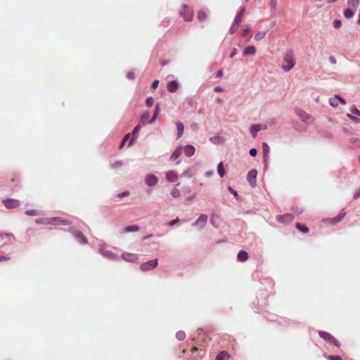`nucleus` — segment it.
<instances>
[{
  "label": "nucleus",
  "mask_w": 360,
  "mask_h": 360,
  "mask_svg": "<svg viewBox=\"0 0 360 360\" xmlns=\"http://www.w3.org/2000/svg\"><path fill=\"white\" fill-rule=\"evenodd\" d=\"M294 219V217L291 214H285L282 215H278L276 219L281 223H290Z\"/></svg>",
  "instance_id": "obj_11"
},
{
  "label": "nucleus",
  "mask_w": 360,
  "mask_h": 360,
  "mask_svg": "<svg viewBox=\"0 0 360 360\" xmlns=\"http://www.w3.org/2000/svg\"><path fill=\"white\" fill-rule=\"evenodd\" d=\"M262 146H263L264 162L266 163L270 149H269V146H268V144L266 143H263Z\"/></svg>",
  "instance_id": "obj_22"
},
{
  "label": "nucleus",
  "mask_w": 360,
  "mask_h": 360,
  "mask_svg": "<svg viewBox=\"0 0 360 360\" xmlns=\"http://www.w3.org/2000/svg\"><path fill=\"white\" fill-rule=\"evenodd\" d=\"M184 154L188 156V157H191L192 155H193L195 153V148L192 145H186L184 148Z\"/></svg>",
  "instance_id": "obj_17"
},
{
  "label": "nucleus",
  "mask_w": 360,
  "mask_h": 360,
  "mask_svg": "<svg viewBox=\"0 0 360 360\" xmlns=\"http://www.w3.org/2000/svg\"><path fill=\"white\" fill-rule=\"evenodd\" d=\"M150 118V113L148 112H144L141 117V122L142 123H146Z\"/></svg>",
  "instance_id": "obj_35"
},
{
  "label": "nucleus",
  "mask_w": 360,
  "mask_h": 360,
  "mask_svg": "<svg viewBox=\"0 0 360 360\" xmlns=\"http://www.w3.org/2000/svg\"><path fill=\"white\" fill-rule=\"evenodd\" d=\"M154 103V99L153 97H148L147 98L146 101V104L148 107H151Z\"/></svg>",
  "instance_id": "obj_38"
},
{
  "label": "nucleus",
  "mask_w": 360,
  "mask_h": 360,
  "mask_svg": "<svg viewBox=\"0 0 360 360\" xmlns=\"http://www.w3.org/2000/svg\"><path fill=\"white\" fill-rule=\"evenodd\" d=\"M171 195L174 198H177L181 195L180 191L176 188H174L171 191Z\"/></svg>",
  "instance_id": "obj_34"
},
{
  "label": "nucleus",
  "mask_w": 360,
  "mask_h": 360,
  "mask_svg": "<svg viewBox=\"0 0 360 360\" xmlns=\"http://www.w3.org/2000/svg\"><path fill=\"white\" fill-rule=\"evenodd\" d=\"M229 190L233 193L234 196L238 195V193L236 191H234L232 188L229 187Z\"/></svg>",
  "instance_id": "obj_57"
},
{
  "label": "nucleus",
  "mask_w": 360,
  "mask_h": 360,
  "mask_svg": "<svg viewBox=\"0 0 360 360\" xmlns=\"http://www.w3.org/2000/svg\"><path fill=\"white\" fill-rule=\"evenodd\" d=\"M347 117H348L350 120H353L354 122H356V123H359V122H360V119H359V118H358V117H354V116L351 115L350 114H347Z\"/></svg>",
  "instance_id": "obj_46"
},
{
  "label": "nucleus",
  "mask_w": 360,
  "mask_h": 360,
  "mask_svg": "<svg viewBox=\"0 0 360 360\" xmlns=\"http://www.w3.org/2000/svg\"><path fill=\"white\" fill-rule=\"evenodd\" d=\"M352 112L354 114H355V115H358V116H360V111H359L356 108H353L352 109Z\"/></svg>",
  "instance_id": "obj_52"
},
{
  "label": "nucleus",
  "mask_w": 360,
  "mask_h": 360,
  "mask_svg": "<svg viewBox=\"0 0 360 360\" xmlns=\"http://www.w3.org/2000/svg\"><path fill=\"white\" fill-rule=\"evenodd\" d=\"M224 75V72H223V70H219L217 72V75H216V77H222Z\"/></svg>",
  "instance_id": "obj_54"
},
{
  "label": "nucleus",
  "mask_w": 360,
  "mask_h": 360,
  "mask_svg": "<svg viewBox=\"0 0 360 360\" xmlns=\"http://www.w3.org/2000/svg\"><path fill=\"white\" fill-rule=\"evenodd\" d=\"M217 171L220 176L223 177L225 174V170L222 162H220L217 166Z\"/></svg>",
  "instance_id": "obj_30"
},
{
  "label": "nucleus",
  "mask_w": 360,
  "mask_h": 360,
  "mask_svg": "<svg viewBox=\"0 0 360 360\" xmlns=\"http://www.w3.org/2000/svg\"><path fill=\"white\" fill-rule=\"evenodd\" d=\"M230 358V355L226 352H219L215 360H229Z\"/></svg>",
  "instance_id": "obj_26"
},
{
  "label": "nucleus",
  "mask_w": 360,
  "mask_h": 360,
  "mask_svg": "<svg viewBox=\"0 0 360 360\" xmlns=\"http://www.w3.org/2000/svg\"><path fill=\"white\" fill-rule=\"evenodd\" d=\"M44 219H38L36 220V223L37 224H44L43 222L44 221Z\"/></svg>",
  "instance_id": "obj_60"
},
{
  "label": "nucleus",
  "mask_w": 360,
  "mask_h": 360,
  "mask_svg": "<svg viewBox=\"0 0 360 360\" xmlns=\"http://www.w3.org/2000/svg\"><path fill=\"white\" fill-rule=\"evenodd\" d=\"M296 228L299 231H302L303 233H308L309 232V229L307 226H304V225H302V224H301L300 223H297L296 224Z\"/></svg>",
  "instance_id": "obj_32"
},
{
  "label": "nucleus",
  "mask_w": 360,
  "mask_h": 360,
  "mask_svg": "<svg viewBox=\"0 0 360 360\" xmlns=\"http://www.w3.org/2000/svg\"><path fill=\"white\" fill-rule=\"evenodd\" d=\"M265 129H266V127H262L261 124H252L250 128V131L252 133L253 137L255 138L258 131Z\"/></svg>",
  "instance_id": "obj_16"
},
{
  "label": "nucleus",
  "mask_w": 360,
  "mask_h": 360,
  "mask_svg": "<svg viewBox=\"0 0 360 360\" xmlns=\"http://www.w3.org/2000/svg\"><path fill=\"white\" fill-rule=\"evenodd\" d=\"M265 35L266 32H258L255 36V39L256 41H260L265 37Z\"/></svg>",
  "instance_id": "obj_33"
},
{
  "label": "nucleus",
  "mask_w": 360,
  "mask_h": 360,
  "mask_svg": "<svg viewBox=\"0 0 360 360\" xmlns=\"http://www.w3.org/2000/svg\"><path fill=\"white\" fill-rule=\"evenodd\" d=\"M197 350H198V347H193L191 348V352H195V351H197Z\"/></svg>",
  "instance_id": "obj_62"
},
{
  "label": "nucleus",
  "mask_w": 360,
  "mask_h": 360,
  "mask_svg": "<svg viewBox=\"0 0 360 360\" xmlns=\"http://www.w3.org/2000/svg\"><path fill=\"white\" fill-rule=\"evenodd\" d=\"M3 204L8 209L16 208L19 206L20 202L15 199H6L3 200Z\"/></svg>",
  "instance_id": "obj_9"
},
{
  "label": "nucleus",
  "mask_w": 360,
  "mask_h": 360,
  "mask_svg": "<svg viewBox=\"0 0 360 360\" xmlns=\"http://www.w3.org/2000/svg\"><path fill=\"white\" fill-rule=\"evenodd\" d=\"M346 214H347V212L344 210H342L338 216L333 217V218L327 219L326 221L332 224L339 223L340 221H341L343 219V218L345 217Z\"/></svg>",
  "instance_id": "obj_10"
},
{
  "label": "nucleus",
  "mask_w": 360,
  "mask_h": 360,
  "mask_svg": "<svg viewBox=\"0 0 360 360\" xmlns=\"http://www.w3.org/2000/svg\"><path fill=\"white\" fill-rule=\"evenodd\" d=\"M212 172H207L205 174L206 176H210L212 175Z\"/></svg>",
  "instance_id": "obj_63"
},
{
  "label": "nucleus",
  "mask_w": 360,
  "mask_h": 360,
  "mask_svg": "<svg viewBox=\"0 0 360 360\" xmlns=\"http://www.w3.org/2000/svg\"><path fill=\"white\" fill-rule=\"evenodd\" d=\"M0 237L6 238L8 240L15 239V236L11 233H0Z\"/></svg>",
  "instance_id": "obj_39"
},
{
  "label": "nucleus",
  "mask_w": 360,
  "mask_h": 360,
  "mask_svg": "<svg viewBox=\"0 0 360 360\" xmlns=\"http://www.w3.org/2000/svg\"><path fill=\"white\" fill-rule=\"evenodd\" d=\"M239 26H240L239 24L236 25V22H233V25L231 27L230 30H229L230 34H233L236 33L237 32V30H238Z\"/></svg>",
  "instance_id": "obj_36"
},
{
  "label": "nucleus",
  "mask_w": 360,
  "mask_h": 360,
  "mask_svg": "<svg viewBox=\"0 0 360 360\" xmlns=\"http://www.w3.org/2000/svg\"><path fill=\"white\" fill-rule=\"evenodd\" d=\"M166 179L169 182H176L178 179V174L174 170L168 171L166 173Z\"/></svg>",
  "instance_id": "obj_14"
},
{
  "label": "nucleus",
  "mask_w": 360,
  "mask_h": 360,
  "mask_svg": "<svg viewBox=\"0 0 360 360\" xmlns=\"http://www.w3.org/2000/svg\"><path fill=\"white\" fill-rule=\"evenodd\" d=\"M159 111H160V106L158 104H157L155 105V112H154V115L153 116V118L148 121L149 123H153L157 118V116L159 113Z\"/></svg>",
  "instance_id": "obj_31"
},
{
  "label": "nucleus",
  "mask_w": 360,
  "mask_h": 360,
  "mask_svg": "<svg viewBox=\"0 0 360 360\" xmlns=\"http://www.w3.org/2000/svg\"><path fill=\"white\" fill-rule=\"evenodd\" d=\"M341 25H342L341 20H335L333 21V26H334L335 28L338 29V28H340L341 27Z\"/></svg>",
  "instance_id": "obj_43"
},
{
  "label": "nucleus",
  "mask_w": 360,
  "mask_h": 360,
  "mask_svg": "<svg viewBox=\"0 0 360 360\" xmlns=\"http://www.w3.org/2000/svg\"><path fill=\"white\" fill-rule=\"evenodd\" d=\"M208 217L206 214H202L198 219L193 224V226H197L199 229H202L205 226L207 221Z\"/></svg>",
  "instance_id": "obj_6"
},
{
  "label": "nucleus",
  "mask_w": 360,
  "mask_h": 360,
  "mask_svg": "<svg viewBox=\"0 0 360 360\" xmlns=\"http://www.w3.org/2000/svg\"><path fill=\"white\" fill-rule=\"evenodd\" d=\"M186 177L190 178L193 176V171L191 169H186L184 174Z\"/></svg>",
  "instance_id": "obj_41"
},
{
  "label": "nucleus",
  "mask_w": 360,
  "mask_h": 360,
  "mask_svg": "<svg viewBox=\"0 0 360 360\" xmlns=\"http://www.w3.org/2000/svg\"><path fill=\"white\" fill-rule=\"evenodd\" d=\"M139 230V226L137 225L128 226L124 228L125 232L138 231Z\"/></svg>",
  "instance_id": "obj_29"
},
{
  "label": "nucleus",
  "mask_w": 360,
  "mask_h": 360,
  "mask_svg": "<svg viewBox=\"0 0 360 360\" xmlns=\"http://www.w3.org/2000/svg\"><path fill=\"white\" fill-rule=\"evenodd\" d=\"M257 154V150L256 148H252L250 150V155L252 157H255Z\"/></svg>",
  "instance_id": "obj_48"
},
{
  "label": "nucleus",
  "mask_w": 360,
  "mask_h": 360,
  "mask_svg": "<svg viewBox=\"0 0 360 360\" xmlns=\"http://www.w3.org/2000/svg\"><path fill=\"white\" fill-rule=\"evenodd\" d=\"M181 153H182L181 148V147H178L172 153V155L170 157V159L172 160H175L179 158V157L181 155Z\"/></svg>",
  "instance_id": "obj_23"
},
{
  "label": "nucleus",
  "mask_w": 360,
  "mask_h": 360,
  "mask_svg": "<svg viewBox=\"0 0 360 360\" xmlns=\"http://www.w3.org/2000/svg\"><path fill=\"white\" fill-rule=\"evenodd\" d=\"M45 225L53 224L58 226H67L70 224V222L67 219H63L60 217L45 218L43 222Z\"/></svg>",
  "instance_id": "obj_2"
},
{
  "label": "nucleus",
  "mask_w": 360,
  "mask_h": 360,
  "mask_svg": "<svg viewBox=\"0 0 360 360\" xmlns=\"http://www.w3.org/2000/svg\"><path fill=\"white\" fill-rule=\"evenodd\" d=\"M124 260L129 262H136L138 260V257L135 254L125 252L122 255Z\"/></svg>",
  "instance_id": "obj_13"
},
{
  "label": "nucleus",
  "mask_w": 360,
  "mask_h": 360,
  "mask_svg": "<svg viewBox=\"0 0 360 360\" xmlns=\"http://www.w3.org/2000/svg\"><path fill=\"white\" fill-rule=\"evenodd\" d=\"M158 84H159V81L158 80H154L153 82L151 84V89L153 91H155L157 89Z\"/></svg>",
  "instance_id": "obj_45"
},
{
  "label": "nucleus",
  "mask_w": 360,
  "mask_h": 360,
  "mask_svg": "<svg viewBox=\"0 0 360 360\" xmlns=\"http://www.w3.org/2000/svg\"><path fill=\"white\" fill-rule=\"evenodd\" d=\"M127 77L130 79H134V75L132 72H129L127 75Z\"/></svg>",
  "instance_id": "obj_58"
},
{
  "label": "nucleus",
  "mask_w": 360,
  "mask_h": 360,
  "mask_svg": "<svg viewBox=\"0 0 360 360\" xmlns=\"http://www.w3.org/2000/svg\"><path fill=\"white\" fill-rule=\"evenodd\" d=\"M25 214L29 216H36L37 215V211L34 210H29L25 211Z\"/></svg>",
  "instance_id": "obj_40"
},
{
  "label": "nucleus",
  "mask_w": 360,
  "mask_h": 360,
  "mask_svg": "<svg viewBox=\"0 0 360 360\" xmlns=\"http://www.w3.org/2000/svg\"><path fill=\"white\" fill-rule=\"evenodd\" d=\"M256 53V48L255 46H249L243 50L244 56H253Z\"/></svg>",
  "instance_id": "obj_19"
},
{
  "label": "nucleus",
  "mask_w": 360,
  "mask_h": 360,
  "mask_svg": "<svg viewBox=\"0 0 360 360\" xmlns=\"http://www.w3.org/2000/svg\"><path fill=\"white\" fill-rule=\"evenodd\" d=\"M141 129V126L139 124L136 125L132 132V139L129 143V146H131L133 144V140L137 137L138 134L139 133Z\"/></svg>",
  "instance_id": "obj_24"
},
{
  "label": "nucleus",
  "mask_w": 360,
  "mask_h": 360,
  "mask_svg": "<svg viewBox=\"0 0 360 360\" xmlns=\"http://www.w3.org/2000/svg\"><path fill=\"white\" fill-rule=\"evenodd\" d=\"M238 259L240 262H245L248 259V254L246 251L241 250L238 254Z\"/></svg>",
  "instance_id": "obj_25"
},
{
  "label": "nucleus",
  "mask_w": 360,
  "mask_h": 360,
  "mask_svg": "<svg viewBox=\"0 0 360 360\" xmlns=\"http://www.w3.org/2000/svg\"><path fill=\"white\" fill-rule=\"evenodd\" d=\"M128 194H129V193H128V192H127V191H125V192H123V193H122L118 194V196H119L120 198H122V197H124V196L128 195Z\"/></svg>",
  "instance_id": "obj_56"
},
{
  "label": "nucleus",
  "mask_w": 360,
  "mask_h": 360,
  "mask_svg": "<svg viewBox=\"0 0 360 360\" xmlns=\"http://www.w3.org/2000/svg\"><path fill=\"white\" fill-rule=\"evenodd\" d=\"M179 221V218H176L175 219H173L172 221H170L169 223H168V226H174L175 225L178 221Z\"/></svg>",
  "instance_id": "obj_49"
},
{
  "label": "nucleus",
  "mask_w": 360,
  "mask_h": 360,
  "mask_svg": "<svg viewBox=\"0 0 360 360\" xmlns=\"http://www.w3.org/2000/svg\"><path fill=\"white\" fill-rule=\"evenodd\" d=\"M329 360H342V358L339 356H329Z\"/></svg>",
  "instance_id": "obj_51"
},
{
  "label": "nucleus",
  "mask_w": 360,
  "mask_h": 360,
  "mask_svg": "<svg viewBox=\"0 0 360 360\" xmlns=\"http://www.w3.org/2000/svg\"><path fill=\"white\" fill-rule=\"evenodd\" d=\"M257 172L256 169H251L248 172L247 175V179L250 183V186L255 187L256 186V178Z\"/></svg>",
  "instance_id": "obj_7"
},
{
  "label": "nucleus",
  "mask_w": 360,
  "mask_h": 360,
  "mask_svg": "<svg viewBox=\"0 0 360 360\" xmlns=\"http://www.w3.org/2000/svg\"><path fill=\"white\" fill-rule=\"evenodd\" d=\"M355 11L352 8H347L344 11L343 15L346 18H351L354 15Z\"/></svg>",
  "instance_id": "obj_28"
},
{
  "label": "nucleus",
  "mask_w": 360,
  "mask_h": 360,
  "mask_svg": "<svg viewBox=\"0 0 360 360\" xmlns=\"http://www.w3.org/2000/svg\"><path fill=\"white\" fill-rule=\"evenodd\" d=\"M179 14L185 21L191 22L193 20V11L190 7H188L186 4H183L181 6Z\"/></svg>",
  "instance_id": "obj_1"
},
{
  "label": "nucleus",
  "mask_w": 360,
  "mask_h": 360,
  "mask_svg": "<svg viewBox=\"0 0 360 360\" xmlns=\"http://www.w3.org/2000/svg\"><path fill=\"white\" fill-rule=\"evenodd\" d=\"M339 102L341 103L342 105L346 104L345 101L338 96H335L334 97H332L329 99V103L333 107H337L338 105Z\"/></svg>",
  "instance_id": "obj_12"
},
{
  "label": "nucleus",
  "mask_w": 360,
  "mask_h": 360,
  "mask_svg": "<svg viewBox=\"0 0 360 360\" xmlns=\"http://www.w3.org/2000/svg\"><path fill=\"white\" fill-rule=\"evenodd\" d=\"M297 115L304 123L311 124L314 122V118L310 114L302 110H297L296 111Z\"/></svg>",
  "instance_id": "obj_4"
},
{
  "label": "nucleus",
  "mask_w": 360,
  "mask_h": 360,
  "mask_svg": "<svg viewBox=\"0 0 360 360\" xmlns=\"http://www.w3.org/2000/svg\"><path fill=\"white\" fill-rule=\"evenodd\" d=\"M319 334L320 337L322 338L326 341L331 342V343L334 344L335 345H338V341L330 333L325 332V331H319Z\"/></svg>",
  "instance_id": "obj_8"
},
{
  "label": "nucleus",
  "mask_w": 360,
  "mask_h": 360,
  "mask_svg": "<svg viewBox=\"0 0 360 360\" xmlns=\"http://www.w3.org/2000/svg\"><path fill=\"white\" fill-rule=\"evenodd\" d=\"M145 180L146 184L149 186H155L158 182V178L154 174H148Z\"/></svg>",
  "instance_id": "obj_15"
},
{
  "label": "nucleus",
  "mask_w": 360,
  "mask_h": 360,
  "mask_svg": "<svg viewBox=\"0 0 360 360\" xmlns=\"http://www.w3.org/2000/svg\"><path fill=\"white\" fill-rule=\"evenodd\" d=\"M250 32V27H246L245 29H244L242 31L241 36L242 37H245Z\"/></svg>",
  "instance_id": "obj_47"
},
{
  "label": "nucleus",
  "mask_w": 360,
  "mask_h": 360,
  "mask_svg": "<svg viewBox=\"0 0 360 360\" xmlns=\"http://www.w3.org/2000/svg\"><path fill=\"white\" fill-rule=\"evenodd\" d=\"M176 338L179 340H183L185 339L186 338V333L184 332V331H179L176 333Z\"/></svg>",
  "instance_id": "obj_37"
},
{
  "label": "nucleus",
  "mask_w": 360,
  "mask_h": 360,
  "mask_svg": "<svg viewBox=\"0 0 360 360\" xmlns=\"http://www.w3.org/2000/svg\"><path fill=\"white\" fill-rule=\"evenodd\" d=\"M207 18V14L205 11L201 9L198 11L197 19L199 22H204Z\"/></svg>",
  "instance_id": "obj_20"
},
{
  "label": "nucleus",
  "mask_w": 360,
  "mask_h": 360,
  "mask_svg": "<svg viewBox=\"0 0 360 360\" xmlns=\"http://www.w3.org/2000/svg\"><path fill=\"white\" fill-rule=\"evenodd\" d=\"M176 128H177V138L179 139L180 137L182 136V135L184 134V126L182 122H177Z\"/></svg>",
  "instance_id": "obj_27"
},
{
  "label": "nucleus",
  "mask_w": 360,
  "mask_h": 360,
  "mask_svg": "<svg viewBox=\"0 0 360 360\" xmlns=\"http://www.w3.org/2000/svg\"><path fill=\"white\" fill-rule=\"evenodd\" d=\"M338 1V0H328V1L329 3H333V2H335V1Z\"/></svg>",
  "instance_id": "obj_64"
},
{
  "label": "nucleus",
  "mask_w": 360,
  "mask_h": 360,
  "mask_svg": "<svg viewBox=\"0 0 360 360\" xmlns=\"http://www.w3.org/2000/svg\"><path fill=\"white\" fill-rule=\"evenodd\" d=\"M129 136H130V134H127V135L123 138V139L122 140V142H121V143H120V148H122L124 146V145L125 142L127 141V139H129Z\"/></svg>",
  "instance_id": "obj_44"
},
{
  "label": "nucleus",
  "mask_w": 360,
  "mask_h": 360,
  "mask_svg": "<svg viewBox=\"0 0 360 360\" xmlns=\"http://www.w3.org/2000/svg\"><path fill=\"white\" fill-rule=\"evenodd\" d=\"M158 264V259H153L142 264L140 269L142 271H148L157 267Z\"/></svg>",
  "instance_id": "obj_5"
},
{
  "label": "nucleus",
  "mask_w": 360,
  "mask_h": 360,
  "mask_svg": "<svg viewBox=\"0 0 360 360\" xmlns=\"http://www.w3.org/2000/svg\"><path fill=\"white\" fill-rule=\"evenodd\" d=\"M360 3V0H347V4L349 6L348 8H352L354 11H356L357 7L359 6Z\"/></svg>",
  "instance_id": "obj_21"
},
{
  "label": "nucleus",
  "mask_w": 360,
  "mask_h": 360,
  "mask_svg": "<svg viewBox=\"0 0 360 360\" xmlns=\"http://www.w3.org/2000/svg\"><path fill=\"white\" fill-rule=\"evenodd\" d=\"M243 17H241L240 15L237 14L233 22H236V24L240 25V23L242 22V20H243Z\"/></svg>",
  "instance_id": "obj_42"
},
{
  "label": "nucleus",
  "mask_w": 360,
  "mask_h": 360,
  "mask_svg": "<svg viewBox=\"0 0 360 360\" xmlns=\"http://www.w3.org/2000/svg\"><path fill=\"white\" fill-rule=\"evenodd\" d=\"M10 259V257L8 256H4L0 255V262H6Z\"/></svg>",
  "instance_id": "obj_50"
},
{
  "label": "nucleus",
  "mask_w": 360,
  "mask_h": 360,
  "mask_svg": "<svg viewBox=\"0 0 360 360\" xmlns=\"http://www.w3.org/2000/svg\"><path fill=\"white\" fill-rule=\"evenodd\" d=\"M122 165V162H117L113 164V167L116 168L119 166H121Z\"/></svg>",
  "instance_id": "obj_61"
},
{
  "label": "nucleus",
  "mask_w": 360,
  "mask_h": 360,
  "mask_svg": "<svg viewBox=\"0 0 360 360\" xmlns=\"http://www.w3.org/2000/svg\"><path fill=\"white\" fill-rule=\"evenodd\" d=\"M214 91L215 92H220L222 91V88L221 86H216L214 89Z\"/></svg>",
  "instance_id": "obj_59"
},
{
  "label": "nucleus",
  "mask_w": 360,
  "mask_h": 360,
  "mask_svg": "<svg viewBox=\"0 0 360 360\" xmlns=\"http://www.w3.org/2000/svg\"><path fill=\"white\" fill-rule=\"evenodd\" d=\"M245 8H240V11H238V13H237L238 15H240L241 17H243L244 15V13H245Z\"/></svg>",
  "instance_id": "obj_53"
},
{
  "label": "nucleus",
  "mask_w": 360,
  "mask_h": 360,
  "mask_svg": "<svg viewBox=\"0 0 360 360\" xmlns=\"http://www.w3.org/2000/svg\"><path fill=\"white\" fill-rule=\"evenodd\" d=\"M179 84L176 81H172L167 84V89L169 92L174 93L177 91Z\"/></svg>",
  "instance_id": "obj_18"
},
{
  "label": "nucleus",
  "mask_w": 360,
  "mask_h": 360,
  "mask_svg": "<svg viewBox=\"0 0 360 360\" xmlns=\"http://www.w3.org/2000/svg\"><path fill=\"white\" fill-rule=\"evenodd\" d=\"M284 62L285 64L283 65L282 68L285 72H288L295 66V60L292 57V53H287L284 57Z\"/></svg>",
  "instance_id": "obj_3"
},
{
  "label": "nucleus",
  "mask_w": 360,
  "mask_h": 360,
  "mask_svg": "<svg viewBox=\"0 0 360 360\" xmlns=\"http://www.w3.org/2000/svg\"><path fill=\"white\" fill-rule=\"evenodd\" d=\"M352 143H356L358 147H360V140L359 139H354L352 140Z\"/></svg>",
  "instance_id": "obj_55"
}]
</instances>
